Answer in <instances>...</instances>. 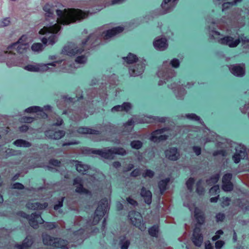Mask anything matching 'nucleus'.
Here are the masks:
<instances>
[{"mask_svg":"<svg viewBox=\"0 0 249 249\" xmlns=\"http://www.w3.org/2000/svg\"><path fill=\"white\" fill-rule=\"evenodd\" d=\"M62 62V60H57L52 63L47 64L43 63H35L33 64L28 65L24 67V69L28 71L33 72H44L49 71L51 69L49 66L56 67L57 64H60Z\"/></svg>","mask_w":249,"mask_h":249,"instance_id":"obj_12","label":"nucleus"},{"mask_svg":"<svg viewBox=\"0 0 249 249\" xmlns=\"http://www.w3.org/2000/svg\"><path fill=\"white\" fill-rule=\"evenodd\" d=\"M27 113H36L37 115H40L43 118H47V114L42 111V108L38 106L30 107L25 110Z\"/></svg>","mask_w":249,"mask_h":249,"instance_id":"obj_31","label":"nucleus"},{"mask_svg":"<svg viewBox=\"0 0 249 249\" xmlns=\"http://www.w3.org/2000/svg\"><path fill=\"white\" fill-rule=\"evenodd\" d=\"M165 157L170 160L175 161L179 159L180 154L176 147H169L165 151Z\"/></svg>","mask_w":249,"mask_h":249,"instance_id":"obj_22","label":"nucleus"},{"mask_svg":"<svg viewBox=\"0 0 249 249\" xmlns=\"http://www.w3.org/2000/svg\"><path fill=\"white\" fill-rule=\"evenodd\" d=\"M195 217L198 224L201 225L204 221V217L203 213L197 208L195 209Z\"/></svg>","mask_w":249,"mask_h":249,"instance_id":"obj_35","label":"nucleus"},{"mask_svg":"<svg viewBox=\"0 0 249 249\" xmlns=\"http://www.w3.org/2000/svg\"><path fill=\"white\" fill-rule=\"evenodd\" d=\"M124 62L127 64H132L139 60L137 56L133 53H129L126 57H123Z\"/></svg>","mask_w":249,"mask_h":249,"instance_id":"obj_38","label":"nucleus"},{"mask_svg":"<svg viewBox=\"0 0 249 249\" xmlns=\"http://www.w3.org/2000/svg\"><path fill=\"white\" fill-rule=\"evenodd\" d=\"M33 240L31 238L27 237L23 241L22 244H16L15 247L18 249H28L33 244Z\"/></svg>","mask_w":249,"mask_h":249,"instance_id":"obj_33","label":"nucleus"},{"mask_svg":"<svg viewBox=\"0 0 249 249\" xmlns=\"http://www.w3.org/2000/svg\"><path fill=\"white\" fill-rule=\"evenodd\" d=\"M232 182H222V188L225 192H230L233 189Z\"/></svg>","mask_w":249,"mask_h":249,"instance_id":"obj_45","label":"nucleus"},{"mask_svg":"<svg viewBox=\"0 0 249 249\" xmlns=\"http://www.w3.org/2000/svg\"><path fill=\"white\" fill-rule=\"evenodd\" d=\"M225 217V215L223 213H219L216 215V221L218 222L223 221Z\"/></svg>","mask_w":249,"mask_h":249,"instance_id":"obj_58","label":"nucleus"},{"mask_svg":"<svg viewBox=\"0 0 249 249\" xmlns=\"http://www.w3.org/2000/svg\"><path fill=\"white\" fill-rule=\"evenodd\" d=\"M43 243L51 248H61L62 249H68L66 247L68 241L60 238H54L51 236L43 233L42 234Z\"/></svg>","mask_w":249,"mask_h":249,"instance_id":"obj_11","label":"nucleus"},{"mask_svg":"<svg viewBox=\"0 0 249 249\" xmlns=\"http://www.w3.org/2000/svg\"><path fill=\"white\" fill-rule=\"evenodd\" d=\"M229 70L233 75L238 77H242L245 73L244 65L235 64L231 65Z\"/></svg>","mask_w":249,"mask_h":249,"instance_id":"obj_23","label":"nucleus"},{"mask_svg":"<svg viewBox=\"0 0 249 249\" xmlns=\"http://www.w3.org/2000/svg\"><path fill=\"white\" fill-rule=\"evenodd\" d=\"M65 131L57 129H50L45 132V136L49 139L59 140L65 135Z\"/></svg>","mask_w":249,"mask_h":249,"instance_id":"obj_18","label":"nucleus"},{"mask_svg":"<svg viewBox=\"0 0 249 249\" xmlns=\"http://www.w3.org/2000/svg\"><path fill=\"white\" fill-rule=\"evenodd\" d=\"M219 192V187L218 185H215L213 186L209 190L211 195H215L218 194Z\"/></svg>","mask_w":249,"mask_h":249,"instance_id":"obj_51","label":"nucleus"},{"mask_svg":"<svg viewBox=\"0 0 249 249\" xmlns=\"http://www.w3.org/2000/svg\"><path fill=\"white\" fill-rule=\"evenodd\" d=\"M223 234V231L221 230H218L216 233L215 235H214L212 239L213 241H216L220 237L221 235H222Z\"/></svg>","mask_w":249,"mask_h":249,"instance_id":"obj_57","label":"nucleus"},{"mask_svg":"<svg viewBox=\"0 0 249 249\" xmlns=\"http://www.w3.org/2000/svg\"><path fill=\"white\" fill-rule=\"evenodd\" d=\"M153 45L157 50L163 51L167 48L168 44L165 38H161L156 39L153 42Z\"/></svg>","mask_w":249,"mask_h":249,"instance_id":"obj_29","label":"nucleus"},{"mask_svg":"<svg viewBox=\"0 0 249 249\" xmlns=\"http://www.w3.org/2000/svg\"><path fill=\"white\" fill-rule=\"evenodd\" d=\"M125 1V0H111L110 1L107 0H90L87 3L88 7L93 9L92 11L90 12V13L92 14L100 11L106 6L114 4H120Z\"/></svg>","mask_w":249,"mask_h":249,"instance_id":"obj_10","label":"nucleus"},{"mask_svg":"<svg viewBox=\"0 0 249 249\" xmlns=\"http://www.w3.org/2000/svg\"><path fill=\"white\" fill-rule=\"evenodd\" d=\"M10 23V18H6L2 20L1 22L0 26L2 27L7 26L9 25Z\"/></svg>","mask_w":249,"mask_h":249,"instance_id":"obj_61","label":"nucleus"},{"mask_svg":"<svg viewBox=\"0 0 249 249\" xmlns=\"http://www.w3.org/2000/svg\"><path fill=\"white\" fill-rule=\"evenodd\" d=\"M18 215L28 220L30 225L34 229L38 227V224L44 222L40 213H35L28 215L23 212H19L18 213Z\"/></svg>","mask_w":249,"mask_h":249,"instance_id":"obj_13","label":"nucleus"},{"mask_svg":"<svg viewBox=\"0 0 249 249\" xmlns=\"http://www.w3.org/2000/svg\"><path fill=\"white\" fill-rule=\"evenodd\" d=\"M124 28L118 26L101 33L100 31L91 34L87 38L82 41V48L71 42L65 46L62 53L67 55L76 56L75 62L76 64H83L86 63L87 57L82 53L85 50H89L96 45L102 43L103 40H109L115 35L121 33Z\"/></svg>","mask_w":249,"mask_h":249,"instance_id":"obj_3","label":"nucleus"},{"mask_svg":"<svg viewBox=\"0 0 249 249\" xmlns=\"http://www.w3.org/2000/svg\"><path fill=\"white\" fill-rule=\"evenodd\" d=\"M155 175V172L150 169H146L142 174V177L144 178H152Z\"/></svg>","mask_w":249,"mask_h":249,"instance_id":"obj_47","label":"nucleus"},{"mask_svg":"<svg viewBox=\"0 0 249 249\" xmlns=\"http://www.w3.org/2000/svg\"><path fill=\"white\" fill-rule=\"evenodd\" d=\"M203 240V237L200 233V229L196 227L195 228L193 234L192 241L193 243L197 247H200Z\"/></svg>","mask_w":249,"mask_h":249,"instance_id":"obj_25","label":"nucleus"},{"mask_svg":"<svg viewBox=\"0 0 249 249\" xmlns=\"http://www.w3.org/2000/svg\"><path fill=\"white\" fill-rule=\"evenodd\" d=\"M65 197H62L60 200H59L57 203L54 205L53 209L55 210H58L59 208L63 206V203Z\"/></svg>","mask_w":249,"mask_h":249,"instance_id":"obj_54","label":"nucleus"},{"mask_svg":"<svg viewBox=\"0 0 249 249\" xmlns=\"http://www.w3.org/2000/svg\"><path fill=\"white\" fill-rule=\"evenodd\" d=\"M193 150L196 156H199V155H200L201 152V149L200 147L194 146L193 147Z\"/></svg>","mask_w":249,"mask_h":249,"instance_id":"obj_63","label":"nucleus"},{"mask_svg":"<svg viewBox=\"0 0 249 249\" xmlns=\"http://www.w3.org/2000/svg\"><path fill=\"white\" fill-rule=\"evenodd\" d=\"M220 178V173H218L213 175L209 179H207L206 181V183L210 186L213 185L216 183Z\"/></svg>","mask_w":249,"mask_h":249,"instance_id":"obj_37","label":"nucleus"},{"mask_svg":"<svg viewBox=\"0 0 249 249\" xmlns=\"http://www.w3.org/2000/svg\"><path fill=\"white\" fill-rule=\"evenodd\" d=\"M18 151L13 150L12 149L8 148L5 150L6 157H9L12 156L16 155L18 154Z\"/></svg>","mask_w":249,"mask_h":249,"instance_id":"obj_50","label":"nucleus"},{"mask_svg":"<svg viewBox=\"0 0 249 249\" xmlns=\"http://www.w3.org/2000/svg\"><path fill=\"white\" fill-rule=\"evenodd\" d=\"M236 20L235 23V21H232L231 19L223 17L217 24L212 21L208 27L210 36L221 45H227L230 48L237 47L241 42L239 38L235 39L231 36L220 37V36H222L219 32L216 31V27L221 30L228 32L231 28H240L245 25V19L243 18H237Z\"/></svg>","mask_w":249,"mask_h":249,"instance_id":"obj_4","label":"nucleus"},{"mask_svg":"<svg viewBox=\"0 0 249 249\" xmlns=\"http://www.w3.org/2000/svg\"><path fill=\"white\" fill-rule=\"evenodd\" d=\"M232 177V175L231 173H227L225 174L222 179V182H231V180Z\"/></svg>","mask_w":249,"mask_h":249,"instance_id":"obj_52","label":"nucleus"},{"mask_svg":"<svg viewBox=\"0 0 249 249\" xmlns=\"http://www.w3.org/2000/svg\"><path fill=\"white\" fill-rule=\"evenodd\" d=\"M128 216L131 223L141 231H144L146 229L145 223L140 213L132 211L129 213Z\"/></svg>","mask_w":249,"mask_h":249,"instance_id":"obj_14","label":"nucleus"},{"mask_svg":"<svg viewBox=\"0 0 249 249\" xmlns=\"http://www.w3.org/2000/svg\"><path fill=\"white\" fill-rule=\"evenodd\" d=\"M53 122V125L60 126L63 123V119L57 115L54 114L51 117Z\"/></svg>","mask_w":249,"mask_h":249,"instance_id":"obj_40","label":"nucleus"},{"mask_svg":"<svg viewBox=\"0 0 249 249\" xmlns=\"http://www.w3.org/2000/svg\"><path fill=\"white\" fill-rule=\"evenodd\" d=\"M183 85H180L177 83H174L170 85H168V87L174 89V92L176 96L179 99H181L185 94L186 91L184 88L182 87Z\"/></svg>","mask_w":249,"mask_h":249,"instance_id":"obj_26","label":"nucleus"},{"mask_svg":"<svg viewBox=\"0 0 249 249\" xmlns=\"http://www.w3.org/2000/svg\"><path fill=\"white\" fill-rule=\"evenodd\" d=\"M147 118L149 119H152L153 121L157 122L164 123L167 119V118L163 117H156L152 116L147 117Z\"/></svg>","mask_w":249,"mask_h":249,"instance_id":"obj_48","label":"nucleus"},{"mask_svg":"<svg viewBox=\"0 0 249 249\" xmlns=\"http://www.w3.org/2000/svg\"><path fill=\"white\" fill-rule=\"evenodd\" d=\"M76 170L80 173L82 174H86L87 171L89 169V166L86 164L82 163L81 162H78V163L76 164Z\"/></svg>","mask_w":249,"mask_h":249,"instance_id":"obj_36","label":"nucleus"},{"mask_svg":"<svg viewBox=\"0 0 249 249\" xmlns=\"http://www.w3.org/2000/svg\"><path fill=\"white\" fill-rule=\"evenodd\" d=\"M140 175V170L139 169H134L130 174L131 176L136 177Z\"/></svg>","mask_w":249,"mask_h":249,"instance_id":"obj_64","label":"nucleus"},{"mask_svg":"<svg viewBox=\"0 0 249 249\" xmlns=\"http://www.w3.org/2000/svg\"><path fill=\"white\" fill-rule=\"evenodd\" d=\"M215 5H222V11H225L231 6L236 5L238 2H241L242 0H213Z\"/></svg>","mask_w":249,"mask_h":249,"instance_id":"obj_21","label":"nucleus"},{"mask_svg":"<svg viewBox=\"0 0 249 249\" xmlns=\"http://www.w3.org/2000/svg\"><path fill=\"white\" fill-rule=\"evenodd\" d=\"M109 209L108 199L107 198H104L99 202L93 218L87 220L81 216H78L76 218L74 224L82 225L85 227V229L80 228L73 233L72 239L71 242L74 243V246L81 244L85 239L89 237V233L90 230L89 227L98 224L105 214L109 210Z\"/></svg>","mask_w":249,"mask_h":249,"instance_id":"obj_5","label":"nucleus"},{"mask_svg":"<svg viewBox=\"0 0 249 249\" xmlns=\"http://www.w3.org/2000/svg\"><path fill=\"white\" fill-rule=\"evenodd\" d=\"M130 145L132 148L139 150L142 147L143 142L140 140H134L131 142Z\"/></svg>","mask_w":249,"mask_h":249,"instance_id":"obj_42","label":"nucleus"},{"mask_svg":"<svg viewBox=\"0 0 249 249\" xmlns=\"http://www.w3.org/2000/svg\"><path fill=\"white\" fill-rule=\"evenodd\" d=\"M132 107V105L129 102H124L121 105H117L113 107L111 111L112 112L118 111L128 112Z\"/></svg>","mask_w":249,"mask_h":249,"instance_id":"obj_30","label":"nucleus"},{"mask_svg":"<svg viewBox=\"0 0 249 249\" xmlns=\"http://www.w3.org/2000/svg\"><path fill=\"white\" fill-rule=\"evenodd\" d=\"M43 9L45 13L46 26L40 30L39 33L44 35L41 39L45 45H53L56 42V34L60 30L61 25H68L81 20L87 17L89 13V11L84 12L75 9L59 10L48 3Z\"/></svg>","mask_w":249,"mask_h":249,"instance_id":"obj_2","label":"nucleus"},{"mask_svg":"<svg viewBox=\"0 0 249 249\" xmlns=\"http://www.w3.org/2000/svg\"><path fill=\"white\" fill-rule=\"evenodd\" d=\"M56 227V225L54 222H46L44 225V227L48 230H53Z\"/></svg>","mask_w":249,"mask_h":249,"instance_id":"obj_53","label":"nucleus"},{"mask_svg":"<svg viewBox=\"0 0 249 249\" xmlns=\"http://www.w3.org/2000/svg\"><path fill=\"white\" fill-rule=\"evenodd\" d=\"M170 181L169 178H167L162 179L158 183V186L160 191V195H162L165 191L167 189V186Z\"/></svg>","mask_w":249,"mask_h":249,"instance_id":"obj_32","label":"nucleus"},{"mask_svg":"<svg viewBox=\"0 0 249 249\" xmlns=\"http://www.w3.org/2000/svg\"><path fill=\"white\" fill-rule=\"evenodd\" d=\"M202 180H199L196 183V191L199 195H202L204 193V188L202 186Z\"/></svg>","mask_w":249,"mask_h":249,"instance_id":"obj_43","label":"nucleus"},{"mask_svg":"<svg viewBox=\"0 0 249 249\" xmlns=\"http://www.w3.org/2000/svg\"><path fill=\"white\" fill-rule=\"evenodd\" d=\"M13 144L17 147L23 148H28L32 146V143L30 142L23 139H18L15 141L13 142Z\"/></svg>","mask_w":249,"mask_h":249,"instance_id":"obj_34","label":"nucleus"},{"mask_svg":"<svg viewBox=\"0 0 249 249\" xmlns=\"http://www.w3.org/2000/svg\"><path fill=\"white\" fill-rule=\"evenodd\" d=\"M97 128L99 130L81 126L77 128V132L79 134H92L95 136H99L103 132L106 134H114L117 132L116 127L110 123L100 125Z\"/></svg>","mask_w":249,"mask_h":249,"instance_id":"obj_9","label":"nucleus"},{"mask_svg":"<svg viewBox=\"0 0 249 249\" xmlns=\"http://www.w3.org/2000/svg\"><path fill=\"white\" fill-rule=\"evenodd\" d=\"M83 182L82 179L77 177L74 179L73 184L75 186V192L80 194H86L88 195H91V192L85 188L83 185Z\"/></svg>","mask_w":249,"mask_h":249,"instance_id":"obj_19","label":"nucleus"},{"mask_svg":"<svg viewBox=\"0 0 249 249\" xmlns=\"http://www.w3.org/2000/svg\"><path fill=\"white\" fill-rule=\"evenodd\" d=\"M26 39L27 37L23 35L17 42L8 46L7 48V51H3L6 53V54H3V55L6 58V64L8 67L19 66L21 63L19 59L17 57L14 51H16L19 53H23L29 48V44Z\"/></svg>","mask_w":249,"mask_h":249,"instance_id":"obj_6","label":"nucleus"},{"mask_svg":"<svg viewBox=\"0 0 249 249\" xmlns=\"http://www.w3.org/2000/svg\"><path fill=\"white\" fill-rule=\"evenodd\" d=\"M12 188L13 189H20L22 190L24 188V186L23 184H22L20 183L17 182L15 183H14L12 185Z\"/></svg>","mask_w":249,"mask_h":249,"instance_id":"obj_60","label":"nucleus"},{"mask_svg":"<svg viewBox=\"0 0 249 249\" xmlns=\"http://www.w3.org/2000/svg\"><path fill=\"white\" fill-rule=\"evenodd\" d=\"M147 121L146 120V119L144 117L143 118H141L139 120L136 119L135 121H134L133 119H130L128 120L127 122H126L125 124H124L123 127H124V130L123 132H129L131 131V130L133 128V126L134 124V123H147Z\"/></svg>","mask_w":249,"mask_h":249,"instance_id":"obj_24","label":"nucleus"},{"mask_svg":"<svg viewBox=\"0 0 249 249\" xmlns=\"http://www.w3.org/2000/svg\"><path fill=\"white\" fill-rule=\"evenodd\" d=\"M159 232V228L157 226L154 225L148 230L149 234L153 237H157Z\"/></svg>","mask_w":249,"mask_h":249,"instance_id":"obj_44","label":"nucleus"},{"mask_svg":"<svg viewBox=\"0 0 249 249\" xmlns=\"http://www.w3.org/2000/svg\"><path fill=\"white\" fill-rule=\"evenodd\" d=\"M82 152L84 154H93L98 155L102 158L107 159H113L115 155L125 156L127 154L126 150L124 148L117 147H105L101 149L84 147L82 149Z\"/></svg>","mask_w":249,"mask_h":249,"instance_id":"obj_7","label":"nucleus"},{"mask_svg":"<svg viewBox=\"0 0 249 249\" xmlns=\"http://www.w3.org/2000/svg\"><path fill=\"white\" fill-rule=\"evenodd\" d=\"M79 143V141L74 140V141H72L69 142H64L62 144V146H68V145H76V144H78Z\"/></svg>","mask_w":249,"mask_h":249,"instance_id":"obj_62","label":"nucleus"},{"mask_svg":"<svg viewBox=\"0 0 249 249\" xmlns=\"http://www.w3.org/2000/svg\"><path fill=\"white\" fill-rule=\"evenodd\" d=\"M126 201L131 205L133 207H136L138 205V203L136 200L132 198L131 196L127 197Z\"/></svg>","mask_w":249,"mask_h":249,"instance_id":"obj_55","label":"nucleus"},{"mask_svg":"<svg viewBox=\"0 0 249 249\" xmlns=\"http://www.w3.org/2000/svg\"><path fill=\"white\" fill-rule=\"evenodd\" d=\"M195 182V179L193 178H189L186 181V186L190 192L193 190V186Z\"/></svg>","mask_w":249,"mask_h":249,"instance_id":"obj_49","label":"nucleus"},{"mask_svg":"<svg viewBox=\"0 0 249 249\" xmlns=\"http://www.w3.org/2000/svg\"><path fill=\"white\" fill-rule=\"evenodd\" d=\"M225 243L223 240H217L215 243V249H221L225 245Z\"/></svg>","mask_w":249,"mask_h":249,"instance_id":"obj_56","label":"nucleus"},{"mask_svg":"<svg viewBox=\"0 0 249 249\" xmlns=\"http://www.w3.org/2000/svg\"><path fill=\"white\" fill-rule=\"evenodd\" d=\"M235 147V152L232 155V159L235 163H238L241 160L248 157L246 147L241 144H237Z\"/></svg>","mask_w":249,"mask_h":249,"instance_id":"obj_15","label":"nucleus"},{"mask_svg":"<svg viewBox=\"0 0 249 249\" xmlns=\"http://www.w3.org/2000/svg\"><path fill=\"white\" fill-rule=\"evenodd\" d=\"M31 48L33 51L38 52L43 50V46L40 43H35L32 45Z\"/></svg>","mask_w":249,"mask_h":249,"instance_id":"obj_46","label":"nucleus"},{"mask_svg":"<svg viewBox=\"0 0 249 249\" xmlns=\"http://www.w3.org/2000/svg\"><path fill=\"white\" fill-rule=\"evenodd\" d=\"M178 0H163L161 7L163 10V14L169 13L173 10L178 2Z\"/></svg>","mask_w":249,"mask_h":249,"instance_id":"obj_20","label":"nucleus"},{"mask_svg":"<svg viewBox=\"0 0 249 249\" xmlns=\"http://www.w3.org/2000/svg\"><path fill=\"white\" fill-rule=\"evenodd\" d=\"M97 80L96 78L91 80V86H96L93 88L89 89L87 91V95H83L78 97L76 96L75 98L69 97L68 96H63L61 100L57 103L58 108L62 109L63 105L68 106V109L63 111V114H67L69 118L74 121H78L81 119L87 118L89 115L92 114L94 109L91 105H93L94 102H99L100 100H104L107 95V87H113L112 84L103 83L101 82L96 84Z\"/></svg>","mask_w":249,"mask_h":249,"instance_id":"obj_1","label":"nucleus"},{"mask_svg":"<svg viewBox=\"0 0 249 249\" xmlns=\"http://www.w3.org/2000/svg\"><path fill=\"white\" fill-rule=\"evenodd\" d=\"M179 61L177 58H174L170 62H163L161 68L157 72L158 76L161 79L159 82V85H163L175 76V72L171 68V65L172 67L177 68L179 67Z\"/></svg>","mask_w":249,"mask_h":249,"instance_id":"obj_8","label":"nucleus"},{"mask_svg":"<svg viewBox=\"0 0 249 249\" xmlns=\"http://www.w3.org/2000/svg\"><path fill=\"white\" fill-rule=\"evenodd\" d=\"M140 195L146 204L148 205L151 204L152 195L150 191L142 187L140 191Z\"/></svg>","mask_w":249,"mask_h":249,"instance_id":"obj_27","label":"nucleus"},{"mask_svg":"<svg viewBox=\"0 0 249 249\" xmlns=\"http://www.w3.org/2000/svg\"><path fill=\"white\" fill-rule=\"evenodd\" d=\"M185 117L187 119H189L190 120L196 121L198 122L201 124L203 123L202 119L198 116H197L196 114L194 113H189L186 114L185 115Z\"/></svg>","mask_w":249,"mask_h":249,"instance_id":"obj_41","label":"nucleus"},{"mask_svg":"<svg viewBox=\"0 0 249 249\" xmlns=\"http://www.w3.org/2000/svg\"><path fill=\"white\" fill-rule=\"evenodd\" d=\"M145 60H138L129 69V72L131 76H137L142 74L144 69Z\"/></svg>","mask_w":249,"mask_h":249,"instance_id":"obj_16","label":"nucleus"},{"mask_svg":"<svg viewBox=\"0 0 249 249\" xmlns=\"http://www.w3.org/2000/svg\"><path fill=\"white\" fill-rule=\"evenodd\" d=\"M48 206L47 202L40 203L36 201L29 202L26 204V207L31 210H44Z\"/></svg>","mask_w":249,"mask_h":249,"instance_id":"obj_28","label":"nucleus"},{"mask_svg":"<svg viewBox=\"0 0 249 249\" xmlns=\"http://www.w3.org/2000/svg\"><path fill=\"white\" fill-rule=\"evenodd\" d=\"M119 245L121 249H128L130 245V241L125 236L121 237Z\"/></svg>","mask_w":249,"mask_h":249,"instance_id":"obj_39","label":"nucleus"},{"mask_svg":"<svg viewBox=\"0 0 249 249\" xmlns=\"http://www.w3.org/2000/svg\"><path fill=\"white\" fill-rule=\"evenodd\" d=\"M167 130V128L164 127L153 131L149 140L154 142H158L166 140L168 136L163 134Z\"/></svg>","mask_w":249,"mask_h":249,"instance_id":"obj_17","label":"nucleus"},{"mask_svg":"<svg viewBox=\"0 0 249 249\" xmlns=\"http://www.w3.org/2000/svg\"><path fill=\"white\" fill-rule=\"evenodd\" d=\"M49 163L53 166L59 167L60 166L61 162L57 160L52 159L49 161Z\"/></svg>","mask_w":249,"mask_h":249,"instance_id":"obj_59","label":"nucleus"}]
</instances>
